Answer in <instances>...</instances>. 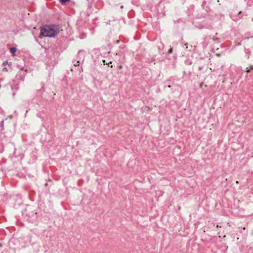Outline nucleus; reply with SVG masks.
<instances>
[{
  "label": "nucleus",
  "mask_w": 253,
  "mask_h": 253,
  "mask_svg": "<svg viewBox=\"0 0 253 253\" xmlns=\"http://www.w3.org/2000/svg\"><path fill=\"white\" fill-rule=\"evenodd\" d=\"M61 31L60 28L56 26H44L41 29L40 37H54L57 35Z\"/></svg>",
  "instance_id": "nucleus-1"
},
{
  "label": "nucleus",
  "mask_w": 253,
  "mask_h": 253,
  "mask_svg": "<svg viewBox=\"0 0 253 253\" xmlns=\"http://www.w3.org/2000/svg\"><path fill=\"white\" fill-rule=\"evenodd\" d=\"M246 70H247V73H249L250 72L251 70H253V66H250L249 67H247L246 68Z\"/></svg>",
  "instance_id": "nucleus-2"
},
{
  "label": "nucleus",
  "mask_w": 253,
  "mask_h": 253,
  "mask_svg": "<svg viewBox=\"0 0 253 253\" xmlns=\"http://www.w3.org/2000/svg\"><path fill=\"white\" fill-rule=\"evenodd\" d=\"M17 51V49L14 47H11L10 49V51L12 53H15L16 51Z\"/></svg>",
  "instance_id": "nucleus-3"
},
{
  "label": "nucleus",
  "mask_w": 253,
  "mask_h": 253,
  "mask_svg": "<svg viewBox=\"0 0 253 253\" xmlns=\"http://www.w3.org/2000/svg\"><path fill=\"white\" fill-rule=\"evenodd\" d=\"M7 64H8V62L7 61H4L2 63V65H4V66L7 65Z\"/></svg>",
  "instance_id": "nucleus-4"
},
{
  "label": "nucleus",
  "mask_w": 253,
  "mask_h": 253,
  "mask_svg": "<svg viewBox=\"0 0 253 253\" xmlns=\"http://www.w3.org/2000/svg\"><path fill=\"white\" fill-rule=\"evenodd\" d=\"M172 50H173L172 48H171V47L169 49L168 51V53H171L172 52Z\"/></svg>",
  "instance_id": "nucleus-5"
},
{
  "label": "nucleus",
  "mask_w": 253,
  "mask_h": 253,
  "mask_svg": "<svg viewBox=\"0 0 253 253\" xmlns=\"http://www.w3.org/2000/svg\"><path fill=\"white\" fill-rule=\"evenodd\" d=\"M69 0H60V2L61 3H64V2H66L68 1H69Z\"/></svg>",
  "instance_id": "nucleus-6"
},
{
  "label": "nucleus",
  "mask_w": 253,
  "mask_h": 253,
  "mask_svg": "<svg viewBox=\"0 0 253 253\" xmlns=\"http://www.w3.org/2000/svg\"><path fill=\"white\" fill-rule=\"evenodd\" d=\"M2 70L3 72H8V69L6 67L4 68Z\"/></svg>",
  "instance_id": "nucleus-7"
},
{
  "label": "nucleus",
  "mask_w": 253,
  "mask_h": 253,
  "mask_svg": "<svg viewBox=\"0 0 253 253\" xmlns=\"http://www.w3.org/2000/svg\"><path fill=\"white\" fill-rule=\"evenodd\" d=\"M7 65H9V66L12 65V62H9V63L8 62V64Z\"/></svg>",
  "instance_id": "nucleus-8"
},
{
  "label": "nucleus",
  "mask_w": 253,
  "mask_h": 253,
  "mask_svg": "<svg viewBox=\"0 0 253 253\" xmlns=\"http://www.w3.org/2000/svg\"><path fill=\"white\" fill-rule=\"evenodd\" d=\"M103 62L104 63V64H107V63H105L106 61L104 60H103Z\"/></svg>",
  "instance_id": "nucleus-9"
},
{
  "label": "nucleus",
  "mask_w": 253,
  "mask_h": 253,
  "mask_svg": "<svg viewBox=\"0 0 253 253\" xmlns=\"http://www.w3.org/2000/svg\"><path fill=\"white\" fill-rule=\"evenodd\" d=\"M185 45L186 46V48H188V46H187V43L185 44Z\"/></svg>",
  "instance_id": "nucleus-10"
},
{
  "label": "nucleus",
  "mask_w": 253,
  "mask_h": 253,
  "mask_svg": "<svg viewBox=\"0 0 253 253\" xmlns=\"http://www.w3.org/2000/svg\"><path fill=\"white\" fill-rule=\"evenodd\" d=\"M218 237L220 238L221 237L220 235V233L218 232Z\"/></svg>",
  "instance_id": "nucleus-11"
},
{
  "label": "nucleus",
  "mask_w": 253,
  "mask_h": 253,
  "mask_svg": "<svg viewBox=\"0 0 253 253\" xmlns=\"http://www.w3.org/2000/svg\"><path fill=\"white\" fill-rule=\"evenodd\" d=\"M20 80H21L23 81V80H24V79H23V78H20Z\"/></svg>",
  "instance_id": "nucleus-12"
},
{
  "label": "nucleus",
  "mask_w": 253,
  "mask_h": 253,
  "mask_svg": "<svg viewBox=\"0 0 253 253\" xmlns=\"http://www.w3.org/2000/svg\"><path fill=\"white\" fill-rule=\"evenodd\" d=\"M21 70H24L23 68H21Z\"/></svg>",
  "instance_id": "nucleus-13"
},
{
  "label": "nucleus",
  "mask_w": 253,
  "mask_h": 253,
  "mask_svg": "<svg viewBox=\"0 0 253 253\" xmlns=\"http://www.w3.org/2000/svg\"><path fill=\"white\" fill-rule=\"evenodd\" d=\"M24 71H25V72H27V69H25Z\"/></svg>",
  "instance_id": "nucleus-14"
},
{
  "label": "nucleus",
  "mask_w": 253,
  "mask_h": 253,
  "mask_svg": "<svg viewBox=\"0 0 253 253\" xmlns=\"http://www.w3.org/2000/svg\"><path fill=\"white\" fill-rule=\"evenodd\" d=\"M225 237H226V235H224L223 238H225Z\"/></svg>",
  "instance_id": "nucleus-15"
},
{
  "label": "nucleus",
  "mask_w": 253,
  "mask_h": 253,
  "mask_svg": "<svg viewBox=\"0 0 253 253\" xmlns=\"http://www.w3.org/2000/svg\"><path fill=\"white\" fill-rule=\"evenodd\" d=\"M202 84H201L200 86L201 87H202Z\"/></svg>",
  "instance_id": "nucleus-16"
},
{
  "label": "nucleus",
  "mask_w": 253,
  "mask_h": 253,
  "mask_svg": "<svg viewBox=\"0 0 253 253\" xmlns=\"http://www.w3.org/2000/svg\"><path fill=\"white\" fill-rule=\"evenodd\" d=\"M241 13V11H240V12H239V14H240Z\"/></svg>",
  "instance_id": "nucleus-17"
}]
</instances>
